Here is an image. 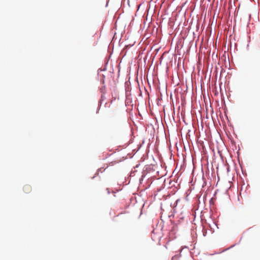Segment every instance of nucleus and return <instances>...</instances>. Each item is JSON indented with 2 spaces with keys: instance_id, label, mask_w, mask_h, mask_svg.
<instances>
[{
  "instance_id": "f257e3e1",
  "label": "nucleus",
  "mask_w": 260,
  "mask_h": 260,
  "mask_svg": "<svg viewBox=\"0 0 260 260\" xmlns=\"http://www.w3.org/2000/svg\"><path fill=\"white\" fill-rule=\"evenodd\" d=\"M23 189L25 193H28L31 191V187L29 185L26 184L23 186Z\"/></svg>"
},
{
  "instance_id": "f03ea898",
  "label": "nucleus",
  "mask_w": 260,
  "mask_h": 260,
  "mask_svg": "<svg viewBox=\"0 0 260 260\" xmlns=\"http://www.w3.org/2000/svg\"><path fill=\"white\" fill-rule=\"evenodd\" d=\"M172 260H177V256H173L172 258Z\"/></svg>"
}]
</instances>
